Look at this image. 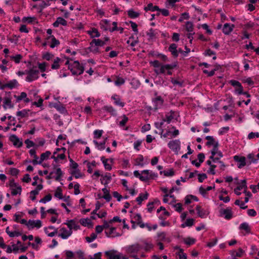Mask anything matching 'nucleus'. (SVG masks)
Instances as JSON below:
<instances>
[{
	"label": "nucleus",
	"instance_id": "a211bd4d",
	"mask_svg": "<svg viewBox=\"0 0 259 259\" xmlns=\"http://www.w3.org/2000/svg\"><path fill=\"white\" fill-rule=\"evenodd\" d=\"M59 24L66 26L67 22L64 18L60 17L57 18L56 21L53 24V25L55 27H58Z\"/></svg>",
	"mask_w": 259,
	"mask_h": 259
},
{
	"label": "nucleus",
	"instance_id": "7ed1b4c3",
	"mask_svg": "<svg viewBox=\"0 0 259 259\" xmlns=\"http://www.w3.org/2000/svg\"><path fill=\"white\" fill-rule=\"evenodd\" d=\"M176 66V64H164L161 66V68H160V72H161V74H164L165 73V70H167V74L170 75L172 74L171 70Z\"/></svg>",
	"mask_w": 259,
	"mask_h": 259
},
{
	"label": "nucleus",
	"instance_id": "423d86ee",
	"mask_svg": "<svg viewBox=\"0 0 259 259\" xmlns=\"http://www.w3.org/2000/svg\"><path fill=\"white\" fill-rule=\"evenodd\" d=\"M168 147L173 151H177L180 149V141L179 140L170 141L168 143Z\"/></svg>",
	"mask_w": 259,
	"mask_h": 259
},
{
	"label": "nucleus",
	"instance_id": "0e129e2a",
	"mask_svg": "<svg viewBox=\"0 0 259 259\" xmlns=\"http://www.w3.org/2000/svg\"><path fill=\"white\" fill-rule=\"evenodd\" d=\"M255 137H256V138L259 137V133L258 132H256V133L251 132L248 135V139H251Z\"/></svg>",
	"mask_w": 259,
	"mask_h": 259
},
{
	"label": "nucleus",
	"instance_id": "ddd939ff",
	"mask_svg": "<svg viewBox=\"0 0 259 259\" xmlns=\"http://www.w3.org/2000/svg\"><path fill=\"white\" fill-rule=\"evenodd\" d=\"M18 84V81L16 79H13L10 80L8 83L4 84L3 87H0L1 89L3 90L6 88H8L10 89H13L16 87Z\"/></svg>",
	"mask_w": 259,
	"mask_h": 259
},
{
	"label": "nucleus",
	"instance_id": "393cba45",
	"mask_svg": "<svg viewBox=\"0 0 259 259\" xmlns=\"http://www.w3.org/2000/svg\"><path fill=\"white\" fill-rule=\"evenodd\" d=\"M205 139L208 141L206 143V145L207 146H213L214 144L219 143L212 136H207L205 137Z\"/></svg>",
	"mask_w": 259,
	"mask_h": 259
},
{
	"label": "nucleus",
	"instance_id": "0eeeda50",
	"mask_svg": "<svg viewBox=\"0 0 259 259\" xmlns=\"http://www.w3.org/2000/svg\"><path fill=\"white\" fill-rule=\"evenodd\" d=\"M234 159L235 161L239 163L238 165V167L239 168H241L246 165V158L244 156L235 155L234 156Z\"/></svg>",
	"mask_w": 259,
	"mask_h": 259
},
{
	"label": "nucleus",
	"instance_id": "6ab92c4d",
	"mask_svg": "<svg viewBox=\"0 0 259 259\" xmlns=\"http://www.w3.org/2000/svg\"><path fill=\"white\" fill-rule=\"evenodd\" d=\"M111 99L114 101V104L117 106L123 107L125 105L124 103L121 101L119 96L117 95L112 96Z\"/></svg>",
	"mask_w": 259,
	"mask_h": 259
},
{
	"label": "nucleus",
	"instance_id": "9d476101",
	"mask_svg": "<svg viewBox=\"0 0 259 259\" xmlns=\"http://www.w3.org/2000/svg\"><path fill=\"white\" fill-rule=\"evenodd\" d=\"M27 224L28 227L29 229H33L34 227L40 228L42 226L41 222L40 220L33 221L29 220L28 221Z\"/></svg>",
	"mask_w": 259,
	"mask_h": 259
},
{
	"label": "nucleus",
	"instance_id": "052dcab7",
	"mask_svg": "<svg viewBox=\"0 0 259 259\" xmlns=\"http://www.w3.org/2000/svg\"><path fill=\"white\" fill-rule=\"evenodd\" d=\"M150 64L155 68H158L163 65L161 64L158 60H155L154 61H150Z\"/></svg>",
	"mask_w": 259,
	"mask_h": 259
},
{
	"label": "nucleus",
	"instance_id": "338daca9",
	"mask_svg": "<svg viewBox=\"0 0 259 259\" xmlns=\"http://www.w3.org/2000/svg\"><path fill=\"white\" fill-rule=\"evenodd\" d=\"M54 107L57 110L64 111H65V108L60 103H55Z\"/></svg>",
	"mask_w": 259,
	"mask_h": 259
},
{
	"label": "nucleus",
	"instance_id": "603ef678",
	"mask_svg": "<svg viewBox=\"0 0 259 259\" xmlns=\"http://www.w3.org/2000/svg\"><path fill=\"white\" fill-rule=\"evenodd\" d=\"M193 224H194V220L193 219H189L186 220L185 224L182 225V227H185V226L191 227V226H193Z\"/></svg>",
	"mask_w": 259,
	"mask_h": 259
},
{
	"label": "nucleus",
	"instance_id": "58836bf2",
	"mask_svg": "<svg viewBox=\"0 0 259 259\" xmlns=\"http://www.w3.org/2000/svg\"><path fill=\"white\" fill-rule=\"evenodd\" d=\"M186 29L188 32H191L193 31V24L190 21H187L186 23Z\"/></svg>",
	"mask_w": 259,
	"mask_h": 259
},
{
	"label": "nucleus",
	"instance_id": "49530a36",
	"mask_svg": "<svg viewBox=\"0 0 259 259\" xmlns=\"http://www.w3.org/2000/svg\"><path fill=\"white\" fill-rule=\"evenodd\" d=\"M55 196L60 199H63V195L62 193V190L60 188L58 187L56 192L55 193Z\"/></svg>",
	"mask_w": 259,
	"mask_h": 259
},
{
	"label": "nucleus",
	"instance_id": "5fc2aeb1",
	"mask_svg": "<svg viewBox=\"0 0 259 259\" xmlns=\"http://www.w3.org/2000/svg\"><path fill=\"white\" fill-rule=\"evenodd\" d=\"M115 230V227H111L110 228L109 232L105 231V233L106 234V236L109 237L114 234Z\"/></svg>",
	"mask_w": 259,
	"mask_h": 259
},
{
	"label": "nucleus",
	"instance_id": "72a5a7b5",
	"mask_svg": "<svg viewBox=\"0 0 259 259\" xmlns=\"http://www.w3.org/2000/svg\"><path fill=\"white\" fill-rule=\"evenodd\" d=\"M61 61L60 58L59 57H57L54 61L53 64L51 66V68L53 69H57L60 67L59 62Z\"/></svg>",
	"mask_w": 259,
	"mask_h": 259
},
{
	"label": "nucleus",
	"instance_id": "cd10ccee",
	"mask_svg": "<svg viewBox=\"0 0 259 259\" xmlns=\"http://www.w3.org/2000/svg\"><path fill=\"white\" fill-rule=\"evenodd\" d=\"M88 34L91 35L92 38L99 37L100 36V33L95 28H93L92 29V30L88 31Z\"/></svg>",
	"mask_w": 259,
	"mask_h": 259
},
{
	"label": "nucleus",
	"instance_id": "c756f323",
	"mask_svg": "<svg viewBox=\"0 0 259 259\" xmlns=\"http://www.w3.org/2000/svg\"><path fill=\"white\" fill-rule=\"evenodd\" d=\"M96 47H102L106 44V42L100 39H93L92 41Z\"/></svg>",
	"mask_w": 259,
	"mask_h": 259
},
{
	"label": "nucleus",
	"instance_id": "09e8293b",
	"mask_svg": "<svg viewBox=\"0 0 259 259\" xmlns=\"http://www.w3.org/2000/svg\"><path fill=\"white\" fill-rule=\"evenodd\" d=\"M219 143H215L213 145V149L211 151V155H215L219 151Z\"/></svg>",
	"mask_w": 259,
	"mask_h": 259
},
{
	"label": "nucleus",
	"instance_id": "f03ea898",
	"mask_svg": "<svg viewBox=\"0 0 259 259\" xmlns=\"http://www.w3.org/2000/svg\"><path fill=\"white\" fill-rule=\"evenodd\" d=\"M70 223H73V220H71L68 223H65L69 228V230H67L65 228H62L60 230L61 233L58 236L63 239L68 238L72 233V226Z\"/></svg>",
	"mask_w": 259,
	"mask_h": 259
},
{
	"label": "nucleus",
	"instance_id": "6e6552de",
	"mask_svg": "<svg viewBox=\"0 0 259 259\" xmlns=\"http://www.w3.org/2000/svg\"><path fill=\"white\" fill-rule=\"evenodd\" d=\"M9 140L13 143L15 146L18 148L21 147L23 145L22 142L20 141V139L15 135H11L9 138Z\"/></svg>",
	"mask_w": 259,
	"mask_h": 259
},
{
	"label": "nucleus",
	"instance_id": "39448f33",
	"mask_svg": "<svg viewBox=\"0 0 259 259\" xmlns=\"http://www.w3.org/2000/svg\"><path fill=\"white\" fill-rule=\"evenodd\" d=\"M152 102L153 104V108L155 111H156L158 109L160 108L162 106L164 100L161 96H158L152 99Z\"/></svg>",
	"mask_w": 259,
	"mask_h": 259
},
{
	"label": "nucleus",
	"instance_id": "a878e982",
	"mask_svg": "<svg viewBox=\"0 0 259 259\" xmlns=\"http://www.w3.org/2000/svg\"><path fill=\"white\" fill-rule=\"evenodd\" d=\"M243 250L242 248H239L238 249V252H236V251H231L230 253L233 257L232 259H236V257H241L242 256V254L243 253Z\"/></svg>",
	"mask_w": 259,
	"mask_h": 259
},
{
	"label": "nucleus",
	"instance_id": "37998d69",
	"mask_svg": "<svg viewBox=\"0 0 259 259\" xmlns=\"http://www.w3.org/2000/svg\"><path fill=\"white\" fill-rule=\"evenodd\" d=\"M50 5V3H49V1H42L41 4L39 5V7L40 8V10L39 12H41L42 10L46 8V7L49 6Z\"/></svg>",
	"mask_w": 259,
	"mask_h": 259
},
{
	"label": "nucleus",
	"instance_id": "f704fd0d",
	"mask_svg": "<svg viewBox=\"0 0 259 259\" xmlns=\"http://www.w3.org/2000/svg\"><path fill=\"white\" fill-rule=\"evenodd\" d=\"M156 34L157 33L155 32V31L152 28H150L149 31L146 32L147 35L151 39L156 38Z\"/></svg>",
	"mask_w": 259,
	"mask_h": 259
},
{
	"label": "nucleus",
	"instance_id": "f3484780",
	"mask_svg": "<svg viewBox=\"0 0 259 259\" xmlns=\"http://www.w3.org/2000/svg\"><path fill=\"white\" fill-rule=\"evenodd\" d=\"M90 46L86 49V52L89 53V51L90 52H92L94 54H97L99 53V49L98 47H96L95 46V44H94L92 42H91L90 43Z\"/></svg>",
	"mask_w": 259,
	"mask_h": 259
},
{
	"label": "nucleus",
	"instance_id": "774afa93",
	"mask_svg": "<svg viewBox=\"0 0 259 259\" xmlns=\"http://www.w3.org/2000/svg\"><path fill=\"white\" fill-rule=\"evenodd\" d=\"M198 159L199 160V162L201 163L204 161L205 158V155L203 153H200L197 155Z\"/></svg>",
	"mask_w": 259,
	"mask_h": 259
},
{
	"label": "nucleus",
	"instance_id": "8fccbe9b",
	"mask_svg": "<svg viewBox=\"0 0 259 259\" xmlns=\"http://www.w3.org/2000/svg\"><path fill=\"white\" fill-rule=\"evenodd\" d=\"M17 189H12V195H16L18 194H20L21 192V187L20 186H18L16 187Z\"/></svg>",
	"mask_w": 259,
	"mask_h": 259
},
{
	"label": "nucleus",
	"instance_id": "4d7b16f0",
	"mask_svg": "<svg viewBox=\"0 0 259 259\" xmlns=\"http://www.w3.org/2000/svg\"><path fill=\"white\" fill-rule=\"evenodd\" d=\"M20 99H24V102L26 103H29L30 102V100L27 98V94L25 92H22L20 96Z\"/></svg>",
	"mask_w": 259,
	"mask_h": 259
},
{
	"label": "nucleus",
	"instance_id": "a19ab883",
	"mask_svg": "<svg viewBox=\"0 0 259 259\" xmlns=\"http://www.w3.org/2000/svg\"><path fill=\"white\" fill-rule=\"evenodd\" d=\"M163 173L164 175L166 177H170L174 175L175 172L172 169H170L168 171H160V174H162Z\"/></svg>",
	"mask_w": 259,
	"mask_h": 259
},
{
	"label": "nucleus",
	"instance_id": "9b49d317",
	"mask_svg": "<svg viewBox=\"0 0 259 259\" xmlns=\"http://www.w3.org/2000/svg\"><path fill=\"white\" fill-rule=\"evenodd\" d=\"M235 27L234 24H230L229 23H225L223 27V32L226 35H229Z\"/></svg>",
	"mask_w": 259,
	"mask_h": 259
},
{
	"label": "nucleus",
	"instance_id": "bf43d9fd",
	"mask_svg": "<svg viewBox=\"0 0 259 259\" xmlns=\"http://www.w3.org/2000/svg\"><path fill=\"white\" fill-rule=\"evenodd\" d=\"M52 199V195L51 194H48L44 197L43 198L41 199L39 201L41 203H45L47 201H50Z\"/></svg>",
	"mask_w": 259,
	"mask_h": 259
},
{
	"label": "nucleus",
	"instance_id": "13d9d810",
	"mask_svg": "<svg viewBox=\"0 0 259 259\" xmlns=\"http://www.w3.org/2000/svg\"><path fill=\"white\" fill-rule=\"evenodd\" d=\"M165 233L164 232H158L157 233L158 240L159 241H163L165 239Z\"/></svg>",
	"mask_w": 259,
	"mask_h": 259
},
{
	"label": "nucleus",
	"instance_id": "6e6d98bb",
	"mask_svg": "<svg viewBox=\"0 0 259 259\" xmlns=\"http://www.w3.org/2000/svg\"><path fill=\"white\" fill-rule=\"evenodd\" d=\"M102 134V130H95L94 132V138L99 139L101 137Z\"/></svg>",
	"mask_w": 259,
	"mask_h": 259
},
{
	"label": "nucleus",
	"instance_id": "864d4df0",
	"mask_svg": "<svg viewBox=\"0 0 259 259\" xmlns=\"http://www.w3.org/2000/svg\"><path fill=\"white\" fill-rule=\"evenodd\" d=\"M72 175H73L76 179H78L82 177V175L79 169L75 170L71 172Z\"/></svg>",
	"mask_w": 259,
	"mask_h": 259
},
{
	"label": "nucleus",
	"instance_id": "f8f14e48",
	"mask_svg": "<svg viewBox=\"0 0 259 259\" xmlns=\"http://www.w3.org/2000/svg\"><path fill=\"white\" fill-rule=\"evenodd\" d=\"M221 215H224L226 220H230L232 218V211L230 208L222 209L220 210Z\"/></svg>",
	"mask_w": 259,
	"mask_h": 259
},
{
	"label": "nucleus",
	"instance_id": "473e14b6",
	"mask_svg": "<svg viewBox=\"0 0 259 259\" xmlns=\"http://www.w3.org/2000/svg\"><path fill=\"white\" fill-rule=\"evenodd\" d=\"M104 110L110 113L112 115H116V110L112 106H105L103 107Z\"/></svg>",
	"mask_w": 259,
	"mask_h": 259
},
{
	"label": "nucleus",
	"instance_id": "69168bd1",
	"mask_svg": "<svg viewBox=\"0 0 259 259\" xmlns=\"http://www.w3.org/2000/svg\"><path fill=\"white\" fill-rule=\"evenodd\" d=\"M230 83L232 86H233L234 87H236V88L241 87V84L240 82H239L238 81L235 80H230Z\"/></svg>",
	"mask_w": 259,
	"mask_h": 259
},
{
	"label": "nucleus",
	"instance_id": "e2e57ef3",
	"mask_svg": "<svg viewBox=\"0 0 259 259\" xmlns=\"http://www.w3.org/2000/svg\"><path fill=\"white\" fill-rule=\"evenodd\" d=\"M198 181L200 183L203 182V181L207 178V176L205 174H199L198 175Z\"/></svg>",
	"mask_w": 259,
	"mask_h": 259
},
{
	"label": "nucleus",
	"instance_id": "20e7f679",
	"mask_svg": "<svg viewBox=\"0 0 259 259\" xmlns=\"http://www.w3.org/2000/svg\"><path fill=\"white\" fill-rule=\"evenodd\" d=\"M39 71L38 70L30 69V73L26 77V81L28 82H31L33 80H36L38 78Z\"/></svg>",
	"mask_w": 259,
	"mask_h": 259
},
{
	"label": "nucleus",
	"instance_id": "2eb2a0df",
	"mask_svg": "<svg viewBox=\"0 0 259 259\" xmlns=\"http://www.w3.org/2000/svg\"><path fill=\"white\" fill-rule=\"evenodd\" d=\"M177 48V45L175 44H171L168 48V51L175 58L178 56V51Z\"/></svg>",
	"mask_w": 259,
	"mask_h": 259
},
{
	"label": "nucleus",
	"instance_id": "79ce46f5",
	"mask_svg": "<svg viewBox=\"0 0 259 259\" xmlns=\"http://www.w3.org/2000/svg\"><path fill=\"white\" fill-rule=\"evenodd\" d=\"M10 58L12 60H14L16 63H19L20 60L22 58V56L20 54H18L16 56H12Z\"/></svg>",
	"mask_w": 259,
	"mask_h": 259
},
{
	"label": "nucleus",
	"instance_id": "f257e3e1",
	"mask_svg": "<svg viewBox=\"0 0 259 259\" xmlns=\"http://www.w3.org/2000/svg\"><path fill=\"white\" fill-rule=\"evenodd\" d=\"M69 69L72 74L75 75H81L83 73L84 68L82 65H81L78 61H75L71 64L69 65Z\"/></svg>",
	"mask_w": 259,
	"mask_h": 259
},
{
	"label": "nucleus",
	"instance_id": "1a4fd4ad",
	"mask_svg": "<svg viewBox=\"0 0 259 259\" xmlns=\"http://www.w3.org/2000/svg\"><path fill=\"white\" fill-rule=\"evenodd\" d=\"M117 251L111 250L107 251L105 252V255L109 259H121V255L120 254H116Z\"/></svg>",
	"mask_w": 259,
	"mask_h": 259
},
{
	"label": "nucleus",
	"instance_id": "ea45409f",
	"mask_svg": "<svg viewBox=\"0 0 259 259\" xmlns=\"http://www.w3.org/2000/svg\"><path fill=\"white\" fill-rule=\"evenodd\" d=\"M195 241V239L191 237H188L184 239L185 243L189 246L194 244Z\"/></svg>",
	"mask_w": 259,
	"mask_h": 259
},
{
	"label": "nucleus",
	"instance_id": "de8ad7c7",
	"mask_svg": "<svg viewBox=\"0 0 259 259\" xmlns=\"http://www.w3.org/2000/svg\"><path fill=\"white\" fill-rule=\"evenodd\" d=\"M97 237V235L95 233H93L91 234L90 237H87L85 238V239L87 242L90 243L93 241L95 239H96Z\"/></svg>",
	"mask_w": 259,
	"mask_h": 259
},
{
	"label": "nucleus",
	"instance_id": "7c9ffc66",
	"mask_svg": "<svg viewBox=\"0 0 259 259\" xmlns=\"http://www.w3.org/2000/svg\"><path fill=\"white\" fill-rule=\"evenodd\" d=\"M127 14L128 17L132 19L137 18L140 15L139 13L135 12L133 9L129 10L127 12Z\"/></svg>",
	"mask_w": 259,
	"mask_h": 259
},
{
	"label": "nucleus",
	"instance_id": "c03bdc74",
	"mask_svg": "<svg viewBox=\"0 0 259 259\" xmlns=\"http://www.w3.org/2000/svg\"><path fill=\"white\" fill-rule=\"evenodd\" d=\"M80 223L83 226H87L91 224V222L88 218L81 219L80 220Z\"/></svg>",
	"mask_w": 259,
	"mask_h": 259
},
{
	"label": "nucleus",
	"instance_id": "a18cd8bd",
	"mask_svg": "<svg viewBox=\"0 0 259 259\" xmlns=\"http://www.w3.org/2000/svg\"><path fill=\"white\" fill-rule=\"evenodd\" d=\"M53 57V54L49 52H46L43 54L42 57L44 59L49 61Z\"/></svg>",
	"mask_w": 259,
	"mask_h": 259
},
{
	"label": "nucleus",
	"instance_id": "4c0bfd02",
	"mask_svg": "<svg viewBox=\"0 0 259 259\" xmlns=\"http://www.w3.org/2000/svg\"><path fill=\"white\" fill-rule=\"evenodd\" d=\"M56 174L57 175L55 180L57 181H61V177L63 176V172L60 168H57L56 170Z\"/></svg>",
	"mask_w": 259,
	"mask_h": 259
},
{
	"label": "nucleus",
	"instance_id": "dca6fc26",
	"mask_svg": "<svg viewBox=\"0 0 259 259\" xmlns=\"http://www.w3.org/2000/svg\"><path fill=\"white\" fill-rule=\"evenodd\" d=\"M150 180L149 176V170H144L141 171V177H140V180L143 182H147Z\"/></svg>",
	"mask_w": 259,
	"mask_h": 259
},
{
	"label": "nucleus",
	"instance_id": "4be33fe9",
	"mask_svg": "<svg viewBox=\"0 0 259 259\" xmlns=\"http://www.w3.org/2000/svg\"><path fill=\"white\" fill-rule=\"evenodd\" d=\"M109 22L110 21L107 19L102 20L100 23L101 29L105 31L109 29Z\"/></svg>",
	"mask_w": 259,
	"mask_h": 259
},
{
	"label": "nucleus",
	"instance_id": "aec40b11",
	"mask_svg": "<svg viewBox=\"0 0 259 259\" xmlns=\"http://www.w3.org/2000/svg\"><path fill=\"white\" fill-rule=\"evenodd\" d=\"M196 210L197 211V214L198 216L201 218H205L208 214L206 211L203 209H202L201 206L199 205L196 206Z\"/></svg>",
	"mask_w": 259,
	"mask_h": 259
},
{
	"label": "nucleus",
	"instance_id": "c9c22d12",
	"mask_svg": "<svg viewBox=\"0 0 259 259\" xmlns=\"http://www.w3.org/2000/svg\"><path fill=\"white\" fill-rule=\"evenodd\" d=\"M51 154V152L49 151H47L46 152L42 153L40 155V162H42L43 161L48 159Z\"/></svg>",
	"mask_w": 259,
	"mask_h": 259
},
{
	"label": "nucleus",
	"instance_id": "3c124183",
	"mask_svg": "<svg viewBox=\"0 0 259 259\" xmlns=\"http://www.w3.org/2000/svg\"><path fill=\"white\" fill-rule=\"evenodd\" d=\"M247 158L250 160L252 163H255L257 162V159L254 157V155L252 153H250L247 155Z\"/></svg>",
	"mask_w": 259,
	"mask_h": 259
},
{
	"label": "nucleus",
	"instance_id": "e433bc0d",
	"mask_svg": "<svg viewBox=\"0 0 259 259\" xmlns=\"http://www.w3.org/2000/svg\"><path fill=\"white\" fill-rule=\"evenodd\" d=\"M247 189V185H240L238 186H237L235 189L234 192L237 195H240L241 194V193L239 192L240 190H242V189Z\"/></svg>",
	"mask_w": 259,
	"mask_h": 259
},
{
	"label": "nucleus",
	"instance_id": "5701e85b",
	"mask_svg": "<svg viewBox=\"0 0 259 259\" xmlns=\"http://www.w3.org/2000/svg\"><path fill=\"white\" fill-rule=\"evenodd\" d=\"M51 38V44L50 45V47L52 48H54L55 47L58 46L60 44V42L59 40L57 39L54 35L49 36L47 39H49Z\"/></svg>",
	"mask_w": 259,
	"mask_h": 259
},
{
	"label": "nucleus",
	"instance_id": "4468645a",
	"mask_svg": "<svg viewBox=\"0 0 259 259\" xmlns=\"http://www.w3.org/2000/svg\"><path fill=\"white\" fill-rule=\"evenodd\" d=\"M141 248L142 247L139 244L136 243L128 247L127 250L128 252L131 253H136L139 251Z\"/></svg>",
	"mask_w": 259,
	"mask_h": 259
},
{
	"label": "nucleus",
	"instance_id": "2f4dec72",
	"mask_svg": "<svg viewBox=\"0 0 259 259\" xmlns=\"http://www.w3.org/2000/svg\"><path fill=\"white\" fill-rule=\"evenodd\" d=\"M29 111V110L24 109L21 111H18L16 113V115L18 116H20L21 118H23V117L28 116Z\"/></svg>",
	"mask_w": 259,
	"mask_h": 259
},
{
	"label": "nucleus",
	"instance_id": "412c9836",
	"mask_svg": "<svg viewBox=\"0 0 259 259\" xmlns=\"http://www.w3.org/2000/svg\"><path fill=\"white\" fill-rule=\"evenodd\" d=\"M148 193L146 192L145 194L140 193L139 196L136 198V201L138 202L139 205H141L143 200H146L148 199Z\"/></svg>",
	"mask_w": 259,
	"mask_h": 259
},
{
	"label": "nucleus",
	"instance_id": "b1692460",
	"mask_svg": "<svg viewBox=\"0 0 259 259\" xmlns=\"http://www.w3.org/2000/svg\"><path fill=\"white\" fill-rule=\"evenodd\" d=\"M144 10L146 12L148 11H151L152 12H154L155 11L160 10V9L157 6H153L152 3H149L147 7L144 8Z\"/></svg>",
	"mask_w": 259,
	"mask_h": 259
},
{
	"label": "nucleus",
	"instance_id": "c85d7f7f",
	"mask_svg": "<svg viewBox=\"0 0 259 259\" xmlns=\"http://www.w3.org/2000/svg\"><path fill=\"white\" fill-rule=\"evenodd\" d=\"M7 106H8L10 108H12L14 107L13 104H12L11 100L8 97L5 98L3 105V107L5 109H7Z\"/></svg>",
	"mask_w": 259,
	"mask_h": 259
},
{
	"label": "nucleus",
	"instance_id": "bb28decb",
	"mask_svg": "<svg viewBox=\"0 0 259 259\" xmlns=\"http://www.w3.org/2000/svg\"><path fill=\"white\" fill-rule=\"evenodd\" d=\"M239 229L240 230H244L246 233H249L250 232V228L248 223H243L239 226Z\"/></svg>",
	"mask_w": 259,
	"mask_h": 259
},
{
	"label": "nucleus",
	"instance_id": "680f3d73",
	"mask_svg": "<svg viewBox=\"0 0 259 259\" xmlns=\"http://www.w3.org/2000/svg\"><path fill=\"white\" fill-rule=\"evenodd\" d=\"M24 143L26 144V147L27 148L33 147L35 145L34 143L29 139H26Z\"/></svg>",
	"mask_w": 259,
	"mask_h": 259
}]
</instances>
